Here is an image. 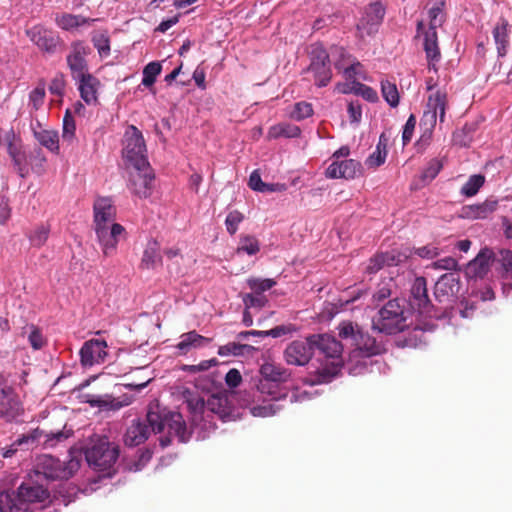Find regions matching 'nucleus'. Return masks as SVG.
<instances>
[{
  "mask_svg": "<svg viewBox=\"0 0 512 512\" xmlns=\"http://www.w3.org/2000/svg\"><path fill=\"white\" fill-rule=\"evenodd\" d=\"M260 375L257 389L261 394L268 395L270 399L264 400L263 405L254 407L253 415L274 416L282 409L280 404L282 397L283 400L286 398V394H281L279 387L290 380L291 372L281 364L265 362L260 367Z\"/></svg>",
  "mask_w": 512,
  "mask_h": 512,
  "instance_id": "nucleus-3",
  "label": "nucleus"
},
{
  "mask_svg": "<svg viewBox=\"0 0 512 512\" xmlns=\"http://www.w3.org/2000/svg\"><path fill=\"white\" fill-rule=\"evenodd\" d=\"M252 350H254V347L251 345L230 342L226 345L220 346L218 349V354L220 356H240L246 352H251Z\"/></svg>",
  "mask_w": 512,
  "mask_h": 512,
  "instance_id": "nucleus-46",
  "label": "nucleus"
},
{
  "mask_svg": "<svg viewBox=\"0 0 512 512\" xmlns=\"http://www.w3.org/2000/svg\"><path fill=\"white\" fill-rule=\"evenodd\" d=\"M313 346L320 350L329 358H338L343 351L342 344L334 337L328 334L309 336Z\"/></svg>",
  "mask_w": 512,
  "mask_h": 512,
  "instance_id": "nucleus-23",
  "label": "nucleus"
},
{
  "mask_svg": "<svg viewBox=\"0 0 512 512\" xmlns=\"http://www.w3.org/2000/svg\"><path fill=\"white\" fill-rule=\"evenodd\" d=\"M447 105V95L445 92L436 91L434 95H430L427 102V111L424 112V117H430V121L435 123L437 115L441 122L445 118V110Z\"/></svg>",
  "mask_w": 512,
  "mask_h": 512,
  "instance_id": "nucleus-26",
  "label": "nucleus"
},
{
  "mask_svg": "<svg viewBox=\"0 0 512 512\" xmlns=\"http://www.w3.org/2000/svg\"><path fill=\"white\" fill-rule=\"evenodd\" d=\"M362 329L357 323L351 321H342L338 325V334L341 339L350 340L351 344L354 345L358 335H360Z\"/></svg>",
  "mask_w": 512,
  "mask_h": 512,
  "instance_id": "nucleus-40",
  "label": "nucleus"
},
{
  "mask_svg": "<svg viewBox=\"0 0 512 512\" xmlns=\"http://www.w3.org/2000/svg\"><path fill=\"white\" fill-rule=\"evenodd\" d=\"M260 251V243L255 236L241 235L236 249L237 254L246 253L250 256L256 255Z\"/></svg>",
  "mask_w": 512,
  "mask_h": 512,
  "instance_id": "nucleus-41",
  "label": "nucleus"
},
{
  "mask_svg": "<svg viewBox=\"0 0 512 512\" xmlns=\"http://www.w3.org/2000/svg\"><path fill=\"white\" fill-rule=\"evenodd\" d=\"M372 327L381 333L396 334L407 327L404 306L395 298L389 300L372 320Z\"/></svg>",
  "mask_w": 512,
  "mask_h": 512,
  "instance_id": "nucleus-4",
  "label": "nucleus"
},
{
  "mask_svg": "<svg viewBox=\"0 0 512 512\" xmlns=\"http://www.w3.org/2000/svg\"><path fill=\"white\" fill-rule=\"evenodd\" d=\"M208 342V338L196 333L195 331H190L181 336V341L177 344V348L181 352L186 353L191 347H200L204 343Z\"/></svg>",
  "mask_w": 512,
  "mask_h": 512,
  "instance_id": "nucleus-38",
  "label": "nucleus"
},
{
  "mask_svg": "<svg viewBox=\"0 0 512 512\" xmlns=\"http://www.w3.org/2000/svg\"><path fill=\"white\" fill-rule=\"evenodd\" d=\"M381 92H382L383 98L391 107L398 106L399 92H398L396 84H394L388 80H382L381 81Z\"/></svg>",
  "mask_w": 512,
  "mask_h": 512,
  "instance_id": "nucleus-45",
  "label": "nucleus"
},
{
  "mask_svg": "<svg viewBox=\"0 0 512 512\" xmlns=\"http://www.w3.org/2000/svg\"><path fill=\"white\" fill-rule=\"evenodd\" d=\"M152 418H137L127 429L124 435V443L128 447H135L144 443L151 432L161 433L168 426V436L160 438L162 447L171 444V437L175 435L180 442H187L191 436V429L187 427L184 418H158L159 421H151Z\"/></svg>",
  "mask_w": 512,
  "mask_h": 512,
  "instance_id": "nucleus-2",
  "label": "nucleus"
},
{
  "mask_svg": "<svg viewBox=\"0 0 512 512\" xmlns=\"http://www.w3.org/2000/svg\"><path fill=\"white\" fill-rule=\"evenodd\" d=\"M125 228L116 222L111 224L98 223V243L105 256L109 257L116 253L117 245L122 237H125Z\"/></svg>",
  "mask_w": 512,
  "mask_h": 512,
  "instance_id": "nucleus-11",
  "label": "nucleus"
},
{
  "mask_svg": "<svg viewBox=\"0 0 512 512\" xmlns=\"http://www.w3.org/2000/svg\"><path fill=\"white\" fill-rule=\"evenodd\" d=\"M306 72L313 75L314 83L318 87H325L331 81L330 54L322 44L316 43L311 46L310 64Z\"/></svg>",
  "mask_w": 512,
  "mask_h": 512,
  "instance_id": "nucleus-7",
  "label": "nucleus"
},
{
  "mask_svg": "<svg viewBox=\"0 0 512 512\" xmlns=\"http://www.w3.org/2000/svg\"><path fill=\"white\" fill-rule=\"evenodd\" d=\"M247 284L249 288L254 291L256 294H261L276 285L275 280L267 278V279H259V278H249L247 280Z\"/></svg>",
  "mask_w": 512,
  "mask_h": 512,
  "instance_id": "nucleus-52",
  "label": "nucleus"
},
{
  "mask_svg": "<svg viewBox=\"0 0 512 512\" xmlns=\"http://www.w3.org/2000/svg\"><path fill=\"white\" fill-rule=\"evenodd\" d=\"M28 38L43 52L53 54L59 44V37L41 25L26 30Z\"/></svg>",
  "mask_w": 512,
  "mask_h": 512,
  "instance_id": "nucleus-15",
  "label": "nucleus"
},
{
  "mask_svg": "<svg viewBox=\"0 0 512 512\" xmlns=\"http://www.w3.org/2000/svg\"><path fill=\"white\" fill-rule=\"evenodd\" d=\"M15 139L16 136L13 130L7 133V151L9 156L12 158V161L14 163V166L16 167L18 174L20 175V177L24 178L28 173V169L26 166V155L22 150L20 142H16Z\"/></svg>",
  "mask_w": 512,
  "mask_h": 512,
  "instance_id": "nucleus-21",
  "label": "nucleus"
},
{
  "mask_svg": "<svg viewBox=\"0 0 512 512\" xmlns=\"http://www.w3.org/2000/svg\"><path fill=\"white\" fill-rule=\"evenodd\" d=\"M510 32L511 26L508 20L500 17L492 30L493 39L499 57H504L508 52Z\"/></svg>",
  "mask_w": 512,
  "mask_h": 512,
  "instance_id": "nucleus-24",
  "label": "nucleus"
},
{
  "mask_svg": "<svg viewBox=\"0 0 512 512\" xmlns=\"http://www.w3.org/2000/svg\"><path fill=\"white\" fill-rule=\"evenodd\" d=\"M313 114L312 105L308 102H298L294 106L291 117L297 121L310 117Z\"/></svg>",
  "mask_w": 512,
  "mask_h": 512,
  "instance_id": "nucleus-56",
  "label": "nucleus"
},
{
  "mask_svg": "<svg viewBox=\"0 0 512 512\" xmlns=\"http://www.w3.org/2000/svg\"><path fill=\"white\" fill-rule=\"evenodd\" d=\"M120 448L107 437H98V482L103 478H112L117 473L116 462Z\"/></svg>",
  "mask_w": 512,
  "mask_h": 512,
  "instance_id": "nucleus-8",
  "label": "nucleus"
},
{
  "mask_svg": "<svg viewBox=\"0 0 512 512\" xmlns=\"http://www.w3.org/2000/svg\"><path fill=\"white\" fill-rule=\"evenodd\" d=\"M442 168L443 162L441 159H431L422 173V180L427 182L432 181L439 174Z\"/></svg>",
  "mask_w": 512,
  "mask_h": 512,
  "instance_id": "nucleus-53",
  "label": "nucleus"
},
{
  "mask_svg": "<svg viewBox=\"0 0 512 512\" xmlns=\"http://www.w3.org/2000/svg\"><path fill=\"white\" fill-rule=\"evenodd\" d=\"M360 170L361 163L354 159L334 160L326 169V176L330 179H353Z\"/></svg>",
  "mask_w": 512,
  "mask_h": 512,
  "instance_id": "nucleus-19",
  "label": "nucleus"
},
{
  "mask_svg": "<svg viewBox=\"0 0 512 512\" xmlns=\"http://www.w3.org/2000/svg\"><path fill=\"white\" fill-rule=\"evenodd\" d=\"M146 144L142 132L130 125L123 138L122 156L125 163L134 169L146 168L149 166L146 155Z\"/></svg>",
  "mask_w": 512,
  "mask_h": 512,
  "instance_id": "nucleus-5",
  "label": "nucleus"
},
{
  "mask_svg": "<svg viewBox=\"0 0 512 512\" xmlns=\"http://www.w3.org/2000/svg\"><path fill=\"white\" fill-rule=\"evenodd\" d=\"M243 219L244 215L238 210H233L229 212L225 219L227 232L230 235H234L237 232L238 226L243 221Z\"/></svg>",
  "mask_w": 512,
  "mask_h": 512,
  "instance_id": "nucleus-55",
  "label": "nucleus"
},
{
  "mask_svg": "<svg viewBox=\"0 0 512 512\" xmlns=\"http://www.w3.org/2000/svg\"><path fill=\"white\" fill-rule=\"evenodd\" d=\"M485 183V177L481 174H474L469 177L461 188V194L466 197L475 196Z\"/></svg>",
  "mask_w": 512,
  "mask_h": 512,
  "instance_id": "nucleus-44",
  "label": "nucleus"
},
{
  "mask_svg": "<svg viewBox=\"0 0 512 512\" xmlns=\"http://www.w3.org/2000/svg\"><path fill=\"white\" fill-rule=\"evenodd\" d=\"M228 398L223 394H212L205 400V411L217 416H230L228 412Z\"/></svg>",
  "mask_w": 512,
  "mask_h": 512,
  "instance_id": "nucleus-33",
  "label": "nucleus"
},
{
  "mask_svg": "<svg viewBox=\"0 0 512 512\" xmlns=\"http://www.w3.org/2000/svg\"><path fill=\"white\" fill-rule=\"evenodd\" d=\"M330 54L332 56H337L338 59L335 60L334 66L338 70L343 69V74L347 80H353L358 72V68L361 67V63L356 61L355 59L350 63L349 66L344 67V61L349 59L351 56L347 54L346 50L340 46H332Z\"/></svg>",
  "mask_w": 512,
  "mask_h": 512,
  "instance_id": "nucleus-27",
  "label": "nucleus"
},
{
  "mask_svg": "<svg viewBox=\"0 0 512 512\" xmlns=\"http://www.w3.org/2000/svg\"><path fill=\"white\" fill-rule=\"evenodd\" d=\"M498 208V201L487 199L482 203L465 205L461 208L460 216L465 219H486Z\"/></svg>",
  "mask_w": 512,
  "mask_h": 512,
  "instance_id": "nucleus-22",
  "label": "nucleus"
},
{
  "mask_svg": "<svg viewBox=\"0 0 512 512\" xmlns=\"http://www.w3.org/2000/svg\"><path fill=\"white\" fill-rule=\"evenodd\" d=\"M0 512H31L28 507H21L20 502L7 491L0 493Z\"/></svg>",
  "mask_w": 512,
  "mask_h": 512,
  "instance_id": "nucleus-39",
  "label": "nucleus"
},
{
  "mask_svg": "<svg viewBox=\"0 0 512 512\" xmlns=\"http://www.w3.org/2000/svg\"><path fill=\"white\" fill-rule=\"evenodd\" d=\"M25 412L23 403L12 387L0 390V416H20Z\"/></svg>",
  "mask_w": 512,
  "mask_h": 512,
  "instance_id": "nucleus-18",
  "label": "nucleus"
},
{
  "mask_svg": "<svg viewBox=\"0 0 512 512\" xmlns=\"http://www.w3.org/2000/svg\"><path fill=\"white\" fill-rule=\"evenodd\" d=\"M82 457L89 467L96 469V445L90 447H72L69 450V459L61 461L50 454H43L36 458L32 474L35 478L46 481L68 480L80 468Z\"/></svg>",
  "mask_w": 512,
  "mask_h": 512,
  "instance_id": "nucleus-1",
  "label": "nucleus"
},
{
  "mask_svg": "<svg viewBox=\"0 0 512 512\" xmlns=\"http://www.w3.org/2000/svg\"><path fill=\"white\" fill-rule=\"evenodd\" d=\"M444 5L445 0H436L434 6L429 9V30H437L438 27L442 26L444 22Z\"/></svg>",
  "mask_w": 512,
  "mask_h": 512,
  "instance_id": "nucleus-42",
  "label": "nucleus"
},
{
  "mask_svg": "<svg viewBox=\"0 0 512 512\" xmlns=\"http://www.w3.org/2000/svg\"><path fill=\"white\" fill-rule=\"evenodd\" d=\"M161 70L162 66L160 62L153 61L148 63L143 69L142 84L145 87L152 86L155 83L157 76L161 73Z\"/></svg>",
  "mask_w": 512,
  "mask_h": 512,
  "instance_id": "nucleus-47",
  "label": "nucleus"
},
{
  "mask_svg": "<svg viewBox=\"0 0 512 512\" xmlns=\"http://www.w3.org/2000/svg\"><path fill=\"white\" fill-rule=\"evenodd\" d=\"M76 125L71 109H66L63 118L62 139L68 143L72 142L75 137Z\"/></svg>",
  "mask_w": 512,
  "mask_h": 512,
  "instance_id": "nucleus-48",
  "label": "nucleus"
},
{
  "mask_svg": "<svg viewBox=\"0 0 512 512\" xmlns=\"http://www.w3.org/2000/svg\"><path fill=\"white\" fill-rule=\"evenodd\" d=\"M154 175L146 168L135 169L130 174L129 189L139 198H148L153 191Z\"/></svg>",
  "mask_w": 512,
  "mask_h": 512,
  "instance_id": "nucleus-14",
  "label": "nucleus"
},
{
  "mask_svg": "<svg viewBox=\"0 0 512 512\" xmlns=\"http://www.w3.org/2000/svg\"><path fill=\"white\" fill-rule=\"evenodd\" d=\"M97 403H98V408L101 409V410H117L125 405H128V402H122V401H119L118 399H115V398H112L110 396H103V397H98V400H97Z\"/></svg>",
  "mask_w": 512,
  "mask_h": 512,
  "instance_id": "nucleus-57",
  "label": "nucleus"
},
{
  "mask_svg": "<svg viewBox=\"0 0 512 512\" xmlns=\"http://www.w3.org/2000/svg\"><path fill=\"white\" fill-rule=\"evenodd\" d=\"M461 288L460 276L457 272L443 274L434 285V297L439 303L454 302Z\"/></svg>",
  "mask_w": 512,
  "mask_h": 512,
  "instance_id": "nucleus-12",
  "label": "nucleus"
},
{
  "mask_svg": "<svg viewBox=\"0 0 512 512\" xmlns=\"http://www.w3.org/2000/svg\"><path fill=\"white\" fill-rule=\"evenodd\" d=\"M359 355L363 357H371L381 354L385 349L381 343H378L375 338L367 333L361 332L354 343Z\"/></svg>",
  "mask_w": 512,
  "mask_h": 512,
  "instance_id": "nucleus-29",
  "label": "nucleus"
},
{
  "mask_svg": "<svg viewBox=\"0 0 512 512\" xmlns=\"http://www.w3.org/2000/svg\"><path fill=\"white\" fill-rule=\"evenodd\" d=\"M410 292L411 306L421 314H429L432 305L428 296L426 279L424 277H416Z\"/></svg>",
  "mask_w": 512,
  "mask_h": 512,
  "instance_id": "nucleus-16",
  "label": "nucleus"
},
{
  "mask_svg": "<svg viewBox=\"0 0 512 512\" xmlns=\"http://www.w3.org/2000/svg\"><path fill=\"white\" fill-rule=\"evenodd\" d=\"M314 346L307 337L304 340L291 342L284 351V359L289 365L304 366L313 356Z\"/></svg>",
  "mask_w": 512,
  "mask_h": 512,
  "instance_id": "nucleus-13",
  "label": "nucleus"
},
{
  "mask_svg": "<svg viewBox=\"0 0 512 512\" xmlns=\"http://www.w3.org/2000/svg\"><path fill=\"white\" fill-rule=\"evenodd\" d=\"M387 154L376 150L366 159V165L371 168H377L384 164Z\"/></svg>",
  "mask_w": 512,
  "mask_h": 512,
  "instance_id": "nucleus-62",
  "label": "nucleus"
},
{
  "mask_svg": "<svg viewBox=\"0 0 512 512\" xmlns=\"http://www.w3.org/2000/svg\"><path fill=\"white\" fill-rule=\"evenodd\" d=\"M116 207L111 198H98V223L111 224L115 222Z\"/></svg>",
  "mask_w": 512,
  "mask_h": 512,
  "instance_id": "nucleus-34",
  "label": "nucleus"
},
{
  "mask_svg": "<svg viewBox=\"0 0 512 512\" xmlns=\"http://www.w3.org/2000/svg\"><path fill=\"white\" fill-rule=\"evenodd\" d=\"M293 329L290 326L279 325L268 331L250 330L247 334H257L258 337L271 336L273 338L280 337L291 332Z\"/></svg>",
  "mask_w": 512,
  "mask_h": 512,
  "instance_id": "nucleus-58",
  "label": "nucleus"
},
{
  "mask_svg": "<svg viewBox=\"0 0 512 512\" xmlns=\"http://www.w3.org/2000/svg\"><path fill=\"white\" fill-rule=\"evenodd\" d=\"M88 48L82 42H75L71 46V52L67 56V64L71 70L72 77H83L88 73L86 55Z\"/></svg>",
  "mask_w": 512,
  "mask_h": 512,
  "instance_id": "nucleus-17",
  "label": "nucleus"
},
{
  "mask_svg": "<svg viewBox=\"0 0 512 512\" xmlns=\"http://www.w3.org/2000/svg\"><path fill=\"white\" fill-rule=\"evenodd\" d=\"M152 458V451L143 449L140 451L138 460L129 466L130 471H140Z\"/></svg>",
  "mask_w": 512,
  "mask_h": 512,
  "instance_id": "nucleus-60",
  "label": "nucleus"
},
{
  "mask_svg": "<svg viewBox=\"0 0 512 512\" xmlns=\"http://www.w3.org/2000/svg\"><path fill=\"white\" fill-rule=\"evenodd\" d=\"M160 247L156 241H149L141 260V265L147 269H151L156 267V265L160 264L162 261V257L160 255Z\"/></svg>",
  "mask_w": 512,
  "mask_h": 512,
  "instance_id": "nucleus-36",
  "label": "nucleus"
},
{
  "mask_svg": "<svg viewBox=\"0 0 512 512\" xmlns=\"http://www.w3.org/2000/svg\"><path fill=\"white\" fill-rule=\"evenodd\" d=\"M400 257V255H395L392 252L376 254L369 260V263L366 267V272L369 274H374L384 266H396L401 262Z\"/></svg>",
  "mask_w": 512,
  "mask_h": 512,
  "instance_id": "nucleus-31",
  "label": "nucleus"
},
{
  "mask_svg": "<svg viewBox=\"0 0 512 512\" xmlns=\"http://www.w3.org/2000/svg\"><path fill=\"white\" fill-rule=\"evenodd\" d=\"M496 270L502 278L512 279V250L500 249L494 258Z\"/></svg>",
  "mask_w": 512,
  "mask_h": 512,
  "instance_id": "nucleus-32",
  "label": "nucleus"
},
{
  "mask_svg": "<svg viewBox=\"0 0 512 512\" xmlns=\"http://www.w3.org/2000/svg\"><path fill=\"white\" fill-rule=\"evenodd\" d=\"M186 404L188 411L194 415L205 412V400L199 395L189 393L186 397Z\"/></svg>",
  "mask_w": 512,
  "mask_h": 512,
  "instance_id": "nucleus-54",
  "label": "nucleus"
},
{
  "mask_svg": "<svg viewBox=\"0 0 512 512\" xmlns=\"http://www.w3.org/2000/svg\"><path fill=\"white\" fill-rule=\"evenodd\" d=\"M385 15V8L380 2L370 3L357 23V33L361 39L377 33Z\"/></svg>",
  "mask_w": 512,
  "mask_h": 512,
  "instance_id": "nucleus-9",
  "label": "nucleus"
},
{
  "mask_svg": "<svg viewBox=\"0 0 512 512\" xmlns=\"http://www.w3.org/2000/svg\"><path fill=\"white\" fill-rule=\"evenodd\" d=\"M415 126H416V118L413 114H411L409 116V118L407 119V121L404 125V128H403V132H402L403 145H407L411 141Z\"/></svg>",
  "mask_w": 512,
  "mask_h": 512,
  "instance_id": "nucleus-61",
  "label": "nucleus"
},
{
  "mask_svg": "<svg viewBox=\"0 0 512 512\" xmlns=\"http://www.w3.org/2000/svg\"><path fill=\"white\" fill-rule=\"evenodd\" d=\"M243 302L247 309H249L251 307L261 308L265 305L266 299H265V297L249 293L243 297Z\"/></svg>",
  "mask_w": 512,
  "mask_h": 512,
  "instance_id": "nucleus-63",
  "label": "nucleus"
},
{
  "mask_svg": "<svg viewBox=\"0 0 512 512\" xmlns=\"http://www.w3.org/2000/svg\"><path fill=\"white\" fill-rule=\"evenodd\" d=\"M40 479L30 473L29 478L22 482L17 489V501L21 507L27 503H42L50 497V492L42 484Z\"/></svg>",
  "mask_w": 512,
  "mask_h": 512,
  "instance_id": "nucleus-10",
  "label": "nucleus"
},
{
  "mask_svg": "<svg viewBox=\"0 0 512 512\" xmlns=\"http://www.w3.org/2000/svg\"><path fill=\"white\" fill-rule=\"evenodd\" d=\"M96 376H90L87 380L79 384L73 392L77 393V398L83 403H89L91 406H96V393L93 391H86L91 381H94Z\"/></svg>",
  "mask_w": 512,
  "mask_h": 512,
  "instance_id": "nucleus-43",
  "label": "nucleus"
},
{
  "mask_svg": "<svg viewBox=\"0 0 512 512\" xmlns=\"http://www.w3.org/2000/svg\"><path fill=\"white\" fill-rule=\"evenodd\" d=\"M496 254L489 248H483L477 256L469 262L467 273L475 278H483L490 269L491 262H494Z\"/></svg>",
  "mask_w": 512,
  "mask_h": 512,
  "instance_id": "nucleus-20",
  "label": "nucleus"
},
{
  "mask_svg": "<svg viewBox=\"0 0 512 512\" xmlns=\"http://www.w3.org/2000/svg\"><path fill=\"white\" fill-rule=\"evenodd\" d=\"M352 90L354 94L361 95L369 102H376L378 100V94L373 88L358 81H352Z\"/></svg>",
  "mask_w": 512,
  "mask_h": 512,
  "instance_id": "nucleus-51",
  "label": "nucleus"
},
{
  "mask_svg": "<svg viewBox=\"0 0 512 512\" xmlns=\"http://www.w3.org/2000/svg\"><path fill=\"white\" fill-rule=\"evenodd\" d=\"M78 82V90L81 99L87 104L96 103V79L92 74H85L75 79Z\"/></svg>",
  "mask_w": 512,
  "mask_h": 512,
  "instance_id": "nucleus-30",
  "label": "nucleus"
},
{
  "mask_svg": "<svg viewBox=\"0 0 512 512\" xmlns=\"http://www.w3.org/2000/svg\"><path fill=\"white\" fill-rule=\"evenodd\" d=\"M119 351V348L113 346L112 344H108L104 338H98V364L114 363L118 358Z\"/></svg>",
  "mask_w": 512,
  "mask_h": 512,
  "instance_id": "nucleus-37",
  "label": "nucleus"
},
{
  "mask_svg": "<svg viewBox=\"0 0 512 512\" xmlns=\"http://www.w3.org/2000/svg\"><path fill=\"white\" fill-rule=\"evenodd\" d=\"M96 340L90 339L86 341L80 349V361L84 367H92L94 365V352Z\"/></svg>",
  "mask_w": 512,
  "mask_h": 512,
  "instance_id": "nucleus-49",
  "label": "nucleus"
},
{
  "mask_svg": "<svg viewBox=\"0 0 512 512\" xmlns=\"http://www.w3.org/2000/svg\"><path fill=\"white\" fill-rule=\"evenodd\" d=\"M49 233V226L41 224L37 226L33 231H31L28 237L33 246L41 247L46 243L49 237Z\"/></svg>",
  "mask_w": 512,
  "mask_h": 512,
  "instance_id": "nucleus-50",
  "label": "nucleus"
},
{
  "mask_svg": "<svg viewBox=\"0 0 512 512\" xmlns=\"http://www.w3.org/2000/svg\"><path fill=\"white\" fill-rule=\"evenodd\" d=\"M423 48L426 53L429 70L437 72L436 63L439 62L441 58V53L438 46L437 30L427 29L424 32Z\"/></svg>",
  "mask_w": 512,
  "mask_h": 512,
  "instance_id": "nucleus-25",
  "label": "nucleus"
},
{
  "mask_svg": "<svg viewBox=\"0 0 512 512\" xmlns=\"http://www.w3.org/2000/svg\"><path fill=\"white\" fill-rule=\"evenodd\" d=\"M65 88V80L63 74L56 75L49 86V91L57 96H60L63 94Z\"/></svg>",
  "mask_w": 512,
  "mask_h": 512,
  "instance_id": "nucleus-64",
  "label": "nucleus"
},
{
  "mask_svg": "<svg viewBox=\"0 0 512 512\" xmlns=\"http://www.w3.org/2000/svg\"><path fill=\"white\" fill-rule=\"evenodd\" d=\"M95 19L83 15H73L70 13L56 14L55 22L63 30L72 31L85 26H90Z\"/></svg>",
  "mask_w": 512,
  "mask_h": 512,
  "instance_id": "nucleus-28",
  "label": "nucleus"
},
{
  "mask_svg": "<svg viewBox=\"0 0 512 512\" xmlns=\"http://www.w3.org/2000/svg\"><path fill=\"white\" fill-rule=\"evenodd\" d=\"M45 98V87L44 85H39L34 88L29 95L30 103L33 105L35 110H38L44 103Z\"/></svg>",
  "mask_w": 512,
  "mask_h": 512,
  "instance_id": "nucleus-59",
  "label": "nucleus"
},
{
  "mask_svg": "<svg viewBox=\"0 0 512 512\" xmlns=\"http://www.w3.org/2000/svg\"><path fill=\"white\" fill-rule=\"evenodd\" d=\"M73 434L71 429H66V425H64L63 430L57 431H44L39 428L34 429L33 431L22 434L11 446L9 449L3 452V457L9 458L16 451L17 447H24V449H30L36 446L42 437H45V443L50 442H61L63 440L68 439Z\"/></svg>",
  "mask_w": 512,
  "mask_h": 512,
  "instance_id": "nucleus-6",
  "label": "nucleus"
},
{
  "mask_svg": "<svg viewBox=\"0 0 512 512\" xmlns=\"http://www.w3.org/2000/svg\"><path fill=\"white\" fill-rule=\"evenodd\" d=\"M34 136L37 141L53 153L59 152V135L55 130L43 129L35 131Z\"/></svg>",
  "mask_w": 512,
  "mask_h": 512,
  "instance_id": "nucleus-35",
  "label": "nucleus"
}]
</instances>
